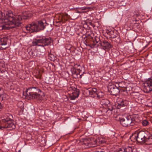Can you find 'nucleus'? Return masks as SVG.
Here are the masks:
<instances>
[{"label":"nucleus","instance_id":"obj_1","mask_svg":"<svg viewBox=\"0 0 152 152\" xmlns=\"http://www.w3.org/2000/svg\"><path fill=\"white\" fill-rule=\"evenodd\" d=\"M32 16V14L30 12H27L23 13L22 15H16L15 17L9 16L7 18L5 19V22H7V24L9 26V28H17L21 26V21L23 19H28Z\"/></svg>","mask_w":152,"mask_h":152},{"label":"nucleus","instance_id":"obj_2","mask_svg":"<svg viewBox=\"0 0 152 152\" xmlns=\"http://www.w3.org/2000/svg\"><path fill=\"white\" fill-rule=\"evenodd\" d=\"M132 140L136 141L140 143H145L148 145L152 144L151 134L147 131L135 132L130 137Z\"/></svg>","mask_w":152,"mask_h":152},{"label":"nucleus","instance_id":"obj_3","mask_svg":"<svg viewBox=\"0 0 152 152\" xmlns=\"http://www.w3.org/2000/svg\"><path fill=\"white\" fill-rule=\"evenodd\" d=\"M12 116L9 114L4 115L0 119V129L2 128L9 129L11 130L15 128V125L12 121Z\"/></svg>","mask_w":152,"mask_h":152},{"label":"nucleus","instance_id":"obj_4","mask_svg":"<svg viewBox=\"0 0 152 152\" xmlns=\"http://www.w3.org/2000/svg\"><path fill=\"white\" fill-rule=\"evenodd\" d=\"M46 25V21L42 20L32 22L27 26L25 28L29 32L32 33L34 31H39L43 30Z\"/></svg>","mask_w":152,"mask_h":152},{"label":"nucleus","instance_id":"obj_5","mask_svg":"<svg viewBox=\"0 0 152 152\" xmlns=\"http://www.w3.org/2000/svg\"><path fill=\"white\" fill-rule=\"evenodd\" d=\"M52 41L50 37L35 39L33 41L32 44L33 46H40L44 47L45 46L50 45Z\"/></svg>","mask_w":152,"mask_h":152},{"label":"nucleus","instance_id":"obj_6","mask_svg":"<svg viewBox=\"0 0 152 152\" xmlns=\"http://www.w3.org/2000/svg\"><path fill=\"white\" fill-rule=\"evenodd\" d=\"M37 90L35 87L31 88L26 91V95L30 98L37 100L41 99V96L39 94L36 93Z\"/></svg>","mask_w":152,"mask_h":152},{"label":"nucleus","instance_id":"obj_7","mask_svg":"<svg viewBox=\"0 0 152 152\" xmlns=\"http://www.w3.org/2000/svg\"><path fill=\"white\" fill-rule=\"evenodd\" d=\"M120 121L121 124L124 127H128L134 125L135 121L134 119L132 118L130 116H128L125 118L120 119Z\"/></svg>","mask_w":152,"mask_h":152},{"label":"nucleus","instance_id":"obj_8","mask_svg":"<svg viewBox=\"0 0 152 152\" xmlns=\"http://www.w3.org/2000/svg\"><path fill=\"white\" fill-rule=\"evenodd\" d=\"M108 91H110L111 95L115 96L117 95L120 92L118 86L114 84H110L108 86Z\"/></svg>","mask_w":152,"mask_h":152},{"label":"nucleus","instance_id":"obj_9","mask_svg":"<svg viewBox=\"0 0 152 152\" xmlns=\"http://www.w3.org/2000/svg\"><path fill=\"white\" fill-rule=\"evenodd\" d=\"M117 104L115 105L117 109H120L122 107L127 106L129 104V101L120 98H118L117 101Z\"/></svg>","mask_w":152,"mask_h":152},{"label":"nucleus","instance_id":"obj_10","mask_svg":"<svg viewBox=\"0 0 152 152\" xmlns=\"http://www.w3.org/2000/svg\"><path fill=\"white\" fill-rule=\"evenodd\" d=\"M83 73V72H82L80 68L77 69L74 68L72 69V75L74 78H81Z\"/></svg>","mask_w":152,"mask_h":152},{"label":"nucleus","instance_id":"obj_11","mask_svg":"<svg viewBox=\"0 0 152 152\" xmlns=\"http://www.w3.org/2000/svg\"><path fill=\"white\" fill-rule=\"evenodd\" d=\"M143 87V91L145 92L148 93L152 91V85L148 80L144 83Z\"/></svg>","mask_w":152,"mask_h":152},{"label":"nucleus","instance_id":"obj_12","mask_svg":"<svg viewBox=\"0 0 152 152\" xmlns=\"http://www.w3.org/2000/svg\"><path fill=\"white\" fill-rule=\"evenodd\" d=\"M113 110H115V108L112 106H111L110 107L107 108H103L101 111L103 115L109 116L112 114V111Z\"/></svg>","mask_w":152,"mask_h":152},{"label":"nucleus","instance_id":"obj_13","mask_svg":"<svg viewBox=\"0 0 152 152\" xmlns=\"http://www.w3.org/2000/svg\"><path fill=\"white\" fill-rule=\"evenodd\" d=\"M79 90L78 89H75L73 91L72 93L69 95V97L71 100H75L77 98L79 95Z\"/></svg>","mask_w":152,"mask_h":152},{"label":"nucleus","instance_id":"obj_14","mask_svg":"<svg viewBox=\"0 0 152 152\" xmlns=\"http://www.w3.org/2000/svg\"><path fill=\"white\" fill-rule=\"evenodd\" d=\"M99 44L103 47V49L104 50L109 49L111 48L112 45L110 43L108 42L107 41L105 40L103 42H100Z\"/></svg>","mask_w":152,"mask_h":152},{"label":"nucleus","instance_id":"obj_15","mask_svg":"<svg viewBox=\"0 0 152 152\" xmlns=\"http://www.w3.org/2000/svg\"><path fill=\"white\" fill-rule=\"evenodd\" d=\"M138 94L137 96L134 97L135 101L137 103L142 104L144 100L142 98V95H140L139 93H138Z\"/></svg>","mask_w":152,"mask_h":152},{"label":"nucleus","instance_id":"obj_16","mask_svg":"<svg viewBox=\"0 0 152 152\" xmlns=\"http://www.w3.org/2000/svg\"><path fill=\"white\" fill-rule=\"evenodd\" d=\"M7 72L5 65L3 63L0 62V73L2 74Z\"/></svg>","mask_w":152,"mask_h":152},{"label":"nucleus","instance_id":"obj_17","mask_svg":"<svg viewBox=\"0 0 152 152\" xmlns=\"http://www.w3.org/2000/svg\"><path fill=\"white\" fill-rule=\"evenodd\" d=\"M90 95L91 96L94 97L96 96L97 93V89L95 88H90Z\"/></svg>","mask_w":152,"mask_h":152},{"label":"nucleus","instance_id":"obj_18","mask_svg":"<svg viewBox=\"0 0 152 152\" xmlns=\"http://www.w3.org/2000/svg\"><path fill=\"white\" fill-rule=\"evenodd\" d=\"M126 152H136V149L133 146L124 148Z\"/></svg>","mask_w":152,"mask_h":152},{"label":"nucleus","instance_id":"obj_19","mask_svg":"<svg viewBox=\"0 0 152 152\" xmlns=\"http://www.w3.org/2000/svg\"><path fill=\"white\" fill-rule=\"evenodd\" d=\"M61 20L62 21H66L69 18V16L67 14H62L61 15Z\"/></svg>","mask_w":152,"mask_h":152},{"label":"nucleus","instance_id":"obj_20","mask_svg":"<svg viewBox=\"0 0 152 152\" xmlns=\"http://www.w3.org/2000/svg\"><path fill=\"white\" fill-rule=\"evenodd\" d=\"M97 39L99 41V39H98V38H97L96 39H95V41H94L92 43H91L89 45V46L90 47H91V48H94L97 47L98 46V45L96 44L98 42V41L96 40Z\"/></svg>","mask_w":152,"mask_h":152},{"label":"nucleus","instance_id":"obj_21","mask_svg":"<svg viewBox=\"0 0 152 152\" xmlns=\"http://www.w3.org/2000/svg\"><path fill=\"white\" fill-rule=\"evenodd\" d=\"M8 39L6 37H3L1 38L0 40V45H5L7 44Z\"/></svg>","mask_w":152,"mask_h":152},{"label":"nucleus","instance_id":"obj_22","mask_svg":"<svg viewBox=\"0 0 152 152\" xmlns=\"http://www.w3.org/2000/svg\"><path fill=\"white\" fill-rule=\"evenodd\" d=\"M100 102L102 105L106 106L109 104L110 102L107 99H102Z\"/></svg>","mask_w":152,"mask_h":152},{"label":"nucleus","instance_id":"obj_23","mask_svg":"<svg viewBox=\"0 0 152 152\" xmlns=\"http://www.w3.org/2000/svg\"><path fill=\"white\" fill-rule=\"evenodd\" d=\"M48 56L50 60L54 61L55 60L56 57L53 54L50 53H48Z\"/></svg>","mask_w":152,"mask_h":152},{"label":"nucleus","instance_id":"obj_24","mask_svg":"<svg viewBox=\"0 0 152 152\" xmlns=\"http://www.w3.org/2000/svg\"><path fill=\"white\" fill-rule=\"evenodd\" d=\"M111 37L112 38H114L117 37L118 34L116 31H113L110 32Z\"/></svg>","mask_w":152,"mask_h":152},{"label":"nucleus","instance_id":"obj_25","mask_svg":"<svg viewBox=\"0 0 152 152\" xmlns=\"http://www.w3.org/2000/svg\"><path fill=\"white\" fill-rule=\"evenodd\" d=\"M104 96V93L102 92H99L97 93L96 94V96L98 97L99 98H102Z\"/></svg>","mask_w":152,"mask_h":152},{"label":"nucleus","instance_id":"obj_26","mask_svg":"<svg viewBox=\"0 0 152 152\" xmlns=\"http://www.w3.org/2000/svg\"><path fill=\"white\" fill-rule=\"evenodd\" d=\"M97 140H94L91 143H90V145L92 147H95L97 145Z\"/></svg>","mask_w":152,"mask_h":152},{"label":"nucleus","instance_id":"obj_27","mask_svg":"<svg viewBox=\"0 0 152 152\" xmlns=\"http://www.w3.org/2000/svg\"><path fill=\"white\" fill-rule=\"evenodd\" d=\"M149 122L147 120H145L142 121V124L143 126H146L148 125Z\"/></svg>","mask_w":152,"mask_h":152},{"label":"nucleus","instance_id":"obj_28","mask_svg":"<svg viewBox=\"0 0 152 152\" xmlns=\"http://www.w3.org/2000/svg\"><path fill=\"white\" fill-rule=\"evenodd\" d=\"M6 95L5 94H3L0 95V101H1L4 100L6 98Z\"/></svg>","mask_w":152,"mask_h":152},{"label":"nucleus","instance_id":"obj_29","mask_svg":"<svg viewBox=\"0 0 152 152\" xmlns=\"http://www.w3.org/2000/svg\"><path fill=\"white\" fill-rule=\"evenodd\" d=\"M116 152H126L124 148H120Z\"/></svg>","mask_w":152,"mask_h":152},{"label":"nucleus","instance_id":"obj_30","mask_svg":"<svg viewBox=\"0 0 152 152\" xmlns=\"http://www.w3.org/2000/svg\"><path fill=\"white\" fill-rule=\"evenodd\" d=\"M90 88L86 89L85 91L86 93L88 95H90Z\"/></svg>","mask_w":152,"mask_h":152},{"label":"nucleus","instance_id":"obj_31","mask_svg":"<svg viewBox=\"0 0 152 152\" xmlns=\"http://www.w3.org/2000/svg\"><path fill=\"white\" fill-rule=\"evenodd\" d=\"M135 25L136 26L137 28H140V24L139 23H135Z\"/></svg>","mask_w":152,"mask_h":152},{"label":"nucleus","instance_id":"obj_32","mask_svg":"<svg viewBox=\"0 0 152 152\" xmlns=\"http://www.w3.org/2000/svg\"><path fill=\"white\" fill-rule=\"evenodd\" d=\"M148 80L149 82H150V83L152 85V77H151V78H149Z\"/></svg>","mask_w":152,"mask_h":152},{"label":"nucleus","instance_id":"obj_33","mask_svg":"<svg viewBox=\"0 0 152 152\" xmlns=\"http://www.w3.org/2000/svg\"><path fill=\"white\" fill-rule=\"evenodd\" d=\"M3 108V106L1 103H0V111H1L2 109Z\"/></svg>","mask_w":152,"mask_h":152},{"label":"nucleus","instance_id":"obj_34","mask_svg":"<svg viewBox=\"0 0 152 152\" xmlns=\"http://www.w3.org/2000/svg\"><path fill=\"white\" fill-rule=\"evenodd\" d=\"M70 47L69 48H66V49H67V50H71V45H70Z\"/></svg>","mask_w":152,"mask_h":152},{"label":"nucleus","instance_id":"obj_35","mask_svg":"<svg viewBox=\"0 0 152 152\" xmlns=\"http://www.w3.org/2000/svg\"><path fill=\"white\" fill-rule=\"evenodd\" d=\"M1 12L0 11V19H1Z\"/></svg>","mask_w":152,"mask_h":152},{"label":"nucleus","instance_id":"obj_36","mask_svg":"<svg viewBox=\"0 0 152 152\" xmlns=\"http://www.w3.org/2000/svg\"><path fill=\"white\" fill-rule=\"evenodd\" d=\"M95 152H104V151H95Z\"/></svg>","mask_w":152,"mask_h":152},{"label":"nucleus","instance_id":"obj_37","mask_svg":"<svg viewBox=\"0 0 152 152\" xmlns=\"http://www.w3.org/2000/svg\"><path fill=\"white\" fill-rule=\"evenodd\" d=\"M151 103H152V99L151 100Z\"/></svg>","mask_w":152,"mask_h":152},{"label":"nucleus","instance_id":"obj_38","mask_svg":"<svg viewBox=\"0 0 152 152\" xmlns=\"http://www.w3.org/2000/svg\"><path fill=\"white\" fill-rule=\"evenodd\" d=\"M1 91V89H0V91Z\"/></svg>","mask_w":152,"mask_h":152}]
</instances>
